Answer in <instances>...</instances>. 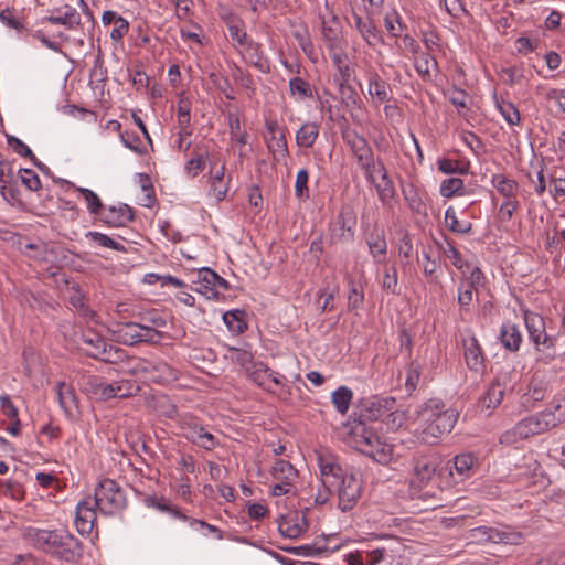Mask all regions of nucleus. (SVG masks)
Listing matches in <instances>:
<instances>
[{"label": "nucleus", "mask_w": 565, "mask_h": 565, "mask_svg": "<svg viewBox=\"0 0 565 565\" xmlns=\"http://www.w3.org/2000/svg\"><path fill=\"white\" fill-rule=\"evenodd\" d=\"M419 426L416 436L423 443L436 444L444 435L449 434L458 419V412L447 408L439 398H430L417 411Z\"/></svg>", "instance_id": "1"}, {"label": "nucleus", "mask_w": 565, "mask_h": 565, "mask_svg": "<svg viewBox=\"0 0 565 565\" xmlns=\"http://www.w3.org/2000/svg\"><path fill=\"white\" fill-rule=\"evenodd\" d=\"M523 320L527 330L529 339L536 351V362L548 364L556 358L557 338L546 332V323L543 316L530 311H523Z\"/></svg>", "instance_id": "2"}, {"label": "nucleus", "mask_w": 565, "mask_h": 565, "mask_svg": "<svg viewBox=\"0 0 565 565\" xmlns=\"http://www.w3.org/2000/svg\"><path fill=\"white\" fill-rule=\"evenodd\" d=\"M97 509L105 515L121 512L127 505V499L121 487L113 479H102L95 488L94 498Z\"/></svg>", "instance_id": "3"}, {"label": "nucleus", "mask_w": 565, "mask_h": 565, "mask_svg": "<svg viewBox=\"0 0 565 565\" xmlns=\"http://www.w3.org/2000/svg\"><path fill=\"white\" fill-rule=\"evenodd\" d=\"M131 372L160 385L172 384L180 375L179 370L162 360L136 359Z\"/></svg>", "instance_id": "4"}, {"label": "nucleus", "mask_w": 565, "mask_h": 565, "mask_svg": "<svg viewBox=\"0 0 565 565\" xmlns=\"http://www.w3.org/2000/svg\"><path fill=\"white\" fill-rule=\"evenodd\" d=\"M468 539L478 544L503 543L518 545L522 543L523 534L505 525L501 527L482 525L469 530Z\"/></svg>", "instance_id": "5"}, {"label": "nucleus", "mask_w": 565, "mask_h": 565, "mask_svg": "<svg viewBox=\"0 0 565 565\" xmlns=\"http://www.w3.org/2000/svg\"><path fill=\"white\" fill-rule=\"evenodd\" d=\"M49 555L70 563H77L83 555L81 541L65 530H57L56 539Z\"/></svg>", "instance_id": "6"}, {"label": "nucleus", "mask_w": 565, "mask_h": 565, "mask_svg": "<svg viewBox=\"0 0 565 565\" xmlns=\"http://www.w3.org/2000/svg\"><path fill=\"white\" fill-rule=\"evenodd\" d=\"M365 179L376 191L382 205L386 209H393L396 203V189L385 166H377V170L367 173Z\"/></svg>", "instance_id": "7"}, {"label": "nucleus", "mask_w": 565, "mask_h": 565, "mask_svg": "<svg viewBox=\"0 0 565 565\" xmlns=\"http://www.w3.org/2000/svg\"><path fill=\"white\" fill-rule=\"evenodd\" d=\"M248 379L258 387L268 393H275V387H284L286 377L276 371H273L262 361H256L247 367Z\"/></svg>", "instance_id": "8"}, {"label": "nucleus", "mask_w": 565, "mask_h": 565, "mask_svg": "<svg viewBox=\"0 0 565 565\" xmlns=\"http://www.w3.org/2000/svg\"><path fill=\"white\" fill-rule=\"evenodd\" d=\"M438 458L434 455H418L413 459V473L409 484L412 489L427 486L436 473Z\"/></svg>", "instance_id": "9"}, {"label": "nucleus", "mask_w": 565, "mask_h": 565, "mask_svg": "<svg viewBox=\"0 0 565 565\" xmlns=\"http://www.w3.org/2000/svg\"><path fill=\"white\" fill-rule=\"evenodd\" d=\"M334 487L338 489L339 508L343 512L350 511L361 495V481L353 473L347 472Z\"/></svg>", "instance_id": "10"}, {"label": "nucleus", "mask_w": 565, "mask_h": 565, "mask_svg": "<svg viewBox=\"0 0 565 565\" xmlns=\"http://www.w3.org/2000/svg\"><path fill=\"white\" fill-rule=\"evenodd\" d=\"M546 433L540 412L535 415H531L529 417L520 420L511 430L505 431L501 436V443H511L516 439H525L530 436L539 435Z\"/></svg>", "instance_id": "11"}, {"label": "nucleus", "mask_w": 565, "mask_h": 565, "mask_svg": "<svg viewBox=\"0 0 565 565\" xmlns=\"http://www.w3.org/2000/svg\"><path fill=\"white\" fill-rule=\"evenodd\" d=\"M477 458L471 452H463L447 461L446 468L454 483H459L470 478L475 471Z\"/></svg>", "instance_id": "12"}, {"label": "nucleus", "mask_w": 565, "mask_h": 565, "mask_svg": "<svg viewBox=\"0 0 565 565\" xmlns=\"http://www.w3.org/2000/svg\"><path fill=\"white\" fill-rule=\"evenodd\" d=\"M57 530H46L35 526H26L22 530V539L30 546L46 554L52 550Z\"/></svg>", "instance_id": "13"}, {"label": "nucleus", "mask_w": 565, "mask_h": 565, "mask_svg": "<svg viewBox=\"0 0 565 565\" xmlns=\"http://www.w3.org/2000/svg\"><path fill=\"white\" fill-rule=\"evenodd\" d=\"M192 284L196 285L194 291L203 295L210 300H220V291L215 289V280L218 279V274L209 267H202L192 274Z\"/></svg>", "instance_id": "14"}, {"label": "nucleus", "mask_w": 565, "mask_h": 565, "mask_svg": "<svg viewBox=\"0 0 565 565\" xmlns=\"http://www.w3.org/2000/svg\"><path fill=\"white\" fill-rule=\"evenodd\" d=\"M395 402V398L390 396H373L364 399L360 406V417L363 420H377L394 408Z\"/></svg>", "instance_id": "15"}, {"label": "nucleus", "mask_w": 565, "mask_h": 565, "mask_svg": "<svg viewBox=\"0 0 565 565\" xmlns=\"http://www.w3.org/2000/svg\"><path fill=\"white\" fill-rule=\"evenodd\" d=\"M96 502L86 498L78 502L75 514V526L81 534H89L96 521Z\"/></svg>", "instance_id": "16"}, {"label": "nucleus", "mask_w": 565, "mask_h": 565, "mask_svg": "<svg viewBox=\"0 0 565 565\" xmlns=\"http://www.w3.org/2000/svg\"><path fill=\"white\" fill-rule=\"evenodd\" d=\"M367 78V92L371 96L372 103L375 106H380L383 103H387L392 98V89L390 84L384 81L376 71L370 70L366 73Z\"/></svg>", "instance_id": "17"}, {"label": "nucleus", "mask_w": 565, "mask_h": 565, "mask_svg": "<svg viewBox=\"0 0 565 565\" xmlns=\"http://www.w3.org/2000/svg\"><path fill=\"white\" fill-rule=\"evenodd\" d=\"M355 443L362 452L375 459L377 462L384 463L390 459V450L381 446L379 438L372 433L364 431L356 437Z\"/></svg>", "instance_id": "18"}, {"label": "nucleus", "mask_w": 565, "mask_h": 565, "mask_svg": "<svg viewBox=\"0 0 565 565\" xmlns=\"http://www.w3.org/2000/svg\"><path fill=\"white\" fill-rule=\"evenodd\" d=\"M100 221L110 227H124L135 218L132 209L127 204L108 206L99 216Z\"/></svg>", "instance_id": "19"}, {"label": "nucleus", "mask_w": 565, "mask_h": 565, "mask_svg": "<svg viewBox=\"0 0 565 565\" xmlns=\"http://www.w3.org/2000/svg\"><path fill=\"white\" fill-rule=\"evenodd\" d=\"M351 148L358 164L364 171V177L377 170V166L384 164L381 159L374 158L373 150L369 143H352Z\"/></svg>", "instance_id": "20"}, {"label": "nucleus", "mask_w": 565, "mask_h": 565, "mask_svg": "<svg viewBox=\"0 0 565 565\" xmlns=\"http://www.w3.org/2000/svg\"><path fill=\"white\" fill-rule=\"evenodd\" d=\"M465 361L467 366L475 372H479L484 366V354L477 338L471 335L469 339L463 340Z\"/></svg>", "instance_id": "21"}, {"label": "nucleus", "mask_w": 565, "mask_h": 565, "mask_svg": "<svg viewBox=\"0 0 565 565\" xmlns=\"http://www.w3.org/2000/svg\"><path fill=\"white\" fill-rule=\"evenodd\" d=\"M499 340L505 350L518 352L521 348L523 337L520 328L515 323L505 321L500 328Z\"/></svg>", "instance_id": "22"}, {"label": "nucleus", "mask_w": 565, "mask_h": 565, "mask_svg": "<svg viewBox=\"0 0 565 565\" xmlns=\"http://www.w3.org/2000/svg\"><path fill=\"white\" fill-rule=\"evenodd\" d=\"M318 462L323 486L327 488L335 486L347 473L331 457L319 456Z\"/></svg>", "instance_id": "23"}, {"label": "nucleus", "mask_w": 565, "mask_h": 565, "mask_svg": "<svg viewBox=\"0 0 565 565\" xmlns=\"http://www.w3.org/2000/svg\"><path fill=\"white\" fill-rule=\"evenodd\" d=\"M308 525L305 516H299L297 513L282 516L278 530L285 536L289 539L299 537Z\"/></svg>", "instance_id": "24"}, {"label": "nucleus", "mask_w": 565, "mask_h": 565, "mask_svg": "<svg viewBox=\"0 0 565 565\" xmlns=\"http://www.w3.org/2000/svg\"><path fill=\"white\" fill-rule=\"evenodd\" d=\"M102 22L104 25H114L110 32V38L114 42H120L129 31V22L113 10L104 11Z\"/></svg>", "instance_id": "25"}, {"label": "nucleus", "mask_w": 565, "mask_h": 565, "mask_svg": "<svg viewBox=\"0 0 565 565\" xmlns=\"http://www.w3.org/2000/svg\"><path fill=\"white\" fill-rule=\"evenodd\" d=\"M210 166L211 192L217 201H222L228 191V183L224 180L225 164L218 166L210 160Z\"/></svg>", "instance_id": "26"}, {"label": "nucleus", "mask_w": 565, "mask_h": 565, "mask_svg": "<svg viewBox=\"0 0 565 565\" xmlns=\"http://www.w3.org/2000/svg\"><path fill=\"white\" fill-rule=\"evenodd\" d=\"M369 252L377 264L384 263L387 254V242L383 231L374 230L366 236Z\"/></svg>", "instance_id": "27"}, {"label": "nucleus", "mask_w": 565, "mask_h": 565, "mask_svg": "<svg viewBox=\"0 0 565 565\" xmlns=\"http://www.w3.org/2000/svg\"><path fill=\"white\" fill-rule=\"evenodd\" d=\"M352 18L355 29L359 31V33L367 43V45L375 46L377 43L382 42L380 31L377 30V28L375 26L374 22L371 19L364 20L356 13H353Z\"/></svg>", "instance_id": "28"}, {"label": "nucleus", "mask_w": 565, "mask_h": 565, "mask_svg": "<svg viewBox=\"0 0 565 565\" xmlns=\"http://www.w3.org/2000/svg\"><path fill=\"white\" fill-rule=\"evenodd\" d=\"M239 53L250 65L260 72L266 73L269 71V62L264 55L262 44L255 41L249 42L247 43V46Z\"/></svg>", "instance_id": "29"}, {"label": "nucleus", "mask_w": 565, "mask_h": 565, "mask_svg": "<svg viewBox=\"0 0 565 565\" xmlns=\"http://www.w3.org/2000/svg\"><path fill=\"white\" fill-rule=\"evenodd\" d=\"M140 330V324L136 322H126L119 323L113 330V334L117 342L122 343L125 345H135L140 343V338H138V332Z\"/></svg>", "instance_id": "30"}, {"label": "nucleus", "mask_w": 565, "mask_h": 565, "mask_svg": "<svg viewBox=\"0 0 565 565\" xmlns=\"http://www.w3.org/2000/svg\"><path fill=\"white\" fill-rule=\"evenodd\" d=\"M81 341L85 353L96 360L103 354V349L107 347V342L103 337L92 331L83 333Z\"/></svg>", "instance_id": "31"}, {"label": "nucleus", "mask_w": 565, "mask_h": 565, "mask_svg": "<svg viewBox=\"0 0 565 565\" xmlns=\"http://www.w3.org/2000/svg\"><path fill=\"white\" fill-rule=\"evenodd\" d=\"M437 168L445 174H467L470 169V163L463 158L456 159L448 156L438 159Z\"/></svg>", "instance_id": "32"}, {"label": "nucleus", "mask_w": 565, "mask_h": 565, "mask_svg": "<svg viewBox=\"0 0 565 565\" xmlns=\"http://www.w3.org/2000/svg\"><path fill=\"white\" fill-rule=\"evenodd\" d=\"M339 20L335 15H331L329 20L322 19V35L327 42L329 51H334L341 45V36L338 29Z\"/></svg>", "instance_id": "33"}, {"label": "nucleus", "mask_w": 565, "mask_h": 565, "mask_svg": "<svg viewBox=\"0 0 565 565\" xmlns=\"http://www.w3.org/2000/svg\"><path fill=\"white\" fill-rule=\"evenodd\" d=\"M45 20L51 24L64 25L68 30H79L82 26L81 14L71 7H67L61 15H50Z\"/></svg>", "instance_id": "34"}, {"label": "nucleus", "mask_w": 565, "mask_h": 565, "mask_svg": "<svg viewBox=\"0 0 565 565\" xmlns=\"http://www.w3.org/2000/svg\"><path fill=\"white\" fill-rule=\"evenodd\" d=\"M492 185L507 200L515 199L519 192V183L503 174H494L492 177Z\"/></svg>", "instance_id": "35"}, {"label": "nucleus", "mask_w": 565, "mask_h": 565, "mask_svg": "<svg viewBox=\"0 0 565 565\" xmlns=\"http://www.w3.org/2000/svg\"><path fill=\"white\" fill-rule=\"evenodd\" d=\"M353 399V392L348 386H340L331 394V402L337 412L345 415Z\"/></svg>", "instance_id": "36"}, {"label": "nucleus", "mask_w": 565, "mask_h": 565, "mask_svg": "<svg viewBox=\"0 0 565 565\" xmlns=\"http://www.w3.org/2000/svg\"><path fill=\"white\" fill-rule=\"evenodd\" d=\"M177 118L178 124L182 135H189L188 128L191 121V103L188 97L184 96V93L179 95V100L177 105Z\"/></svg>", "instance_id": "37"}, {"label": "nucleus", "mask_w": 565, "mask_h": 565, "mask_svg": "<svg viewBox=\"0 0 565 565\" xmlns=\"http://www.w3.org/2000/svg\"><path fill=\"white\" fill-rule=\"evenodd\" d=\"M289 93L296 102H303L313 97L310 83L301 77H294L289 81Z\"/></svg>", "instance_id": "38"}, {"label": "nucleus", "mask_w": 565, "mask_h": 565, "mask_svg": "<svg viewBox=\"0 0 565 565\" xmlns=\"http://www.w3.org/2000/svg\"><path fill=\"white\" fill-rule=\"evenodd\" d=\"M436 68L437 61L431 54L423 52L418 56H416L415 70L424 81H429L431 78V70Z\"/></svg>", "instance_id": "39"}, {"label": "nucleus", "mask_w": 565, "mask_h": 565, "mask_svg": "<svg viewBox=\"0 0 565 565\" xmlns=\"http://www.w3.org/2000/svg\"><path fill=\"white\" fill-rule=\"evenodd\" d=\"M504 396V388L499 382H493L481 398L482 406L487 409L499 406Z\"/></svg>", "instance_id": "40"}, {"label": "nucleus", "mask_w": 565, "mask_h": 565, "mask_svg": "<svg viewBox=\"0 0 565 565\" xmlns=\"http://www.w3.org/2000/svg\"><path fill=\"white\" fill-rule=\"evenodd\" d=\"M439 192L444 198L462 196L467 193L463 180L457 177L445 179L440 183Z\"/></svg>", "instance_id": "41"}, {"label": "nucleus", "mask_w": 565, "mask_h": 565, "mask_svg": "<svg viewBox=\"0 0 565 565\" xmlns=\"http://www.w3.org/2000/svg\"><path fill=\"white\" fill-rule=\"evenodd\" d=\"M271 475L279 481H289L292 483L298 475V471L289 461L278 459L271 468Z\"/></svg>", "instance_id": "42"}, {"label": "nucleus", "mask_w": 565, "mask_h": 565, "mask_svg": "<svg viewBox=\"0 0 565 565\" xmlns=\"http://www.w3.org/2000/svg\"><path fill=\"white\" fill-rule=\"evenodd\" d=\"M0 494L14 501H22L25 495L23 484L15 479L0 481Z\"/></svg>", "instance_id": "43"}, {"label": "nucleus", "mask_w": 565, "mask_h": 565, "mask_svg": "<svg viewBox=\"0 0 565 565\" xmlns=\"http://www.w3.org/2000/svg\"><path fill=\"white\" fill-rule=\"evenodd\" d=\"M203 428L204 427L193 417H184L180 423L181 435L194 445L203 431Z\"/></svg>", "instance_id": "44"}, {"label": "nucleus", "mask_w": 565, "mask_h": 565, "mask_svg": "<svg viewBox=\"0 0 565 565\" xmlns=\"http://www.w3.org/2000/svg\"><path fill=\"white\" fill-rule=\"evenodd\" d=\"M382 289L391 295H398V275L395 265H385L383 268Z\"/></svg>", "instance_id": "45"}, {"label": "nucleus", "mask_w": 565, "mask_h": 565, "mask_svg": "<svg viewBox=\"0 0 565 565\" xmlns=\"http://www.w3.org/2000/svg\"><path fill=\"white\" fill-rule=\"evenodd\" d=\"M56 394L60 406L66 413H70L72 407L75 405L76 401L75 391L73 390V387L64 382H58L56 385Z\"/></svg>", "instance_id": "46"}, {"label": "nucleus", "mask_w": 565, "mask_h": 565, "mask_svg": "<svg viewBox=\"0 0 565 565\" xmlns=\"http://www.w3.org/2000/svg\"><path fill=\"white\" fill-rule=\"evenodd\" d=\"M445 222L449 231L458 234H468L472 228V224L470 222H461L458 220L456 211L452 206H449L446 210Z\"/></svg>", "instance_id": "47"}, {"label": "nucleus", "mask_w": 565, "mask_h": 565, "mask_svg": "<svg viewBox=\"0 0 565 565\" xmlns=\"http://www.w3.org/2000/svg\"><path fill=\"white\" fill-rule=\"evenodd\" d=\"M138 184L143 192V198L141 200V205L146 207L153 206L156 202L154 188L152 185V181L147 173H137Z\"/></svg>", "instance_id": "48"}, {"label": "nucleus", "mask_w": 565, "mask_h": 565, "mask_svg": "<svg viewBox=\"0 0 565 565\" xmlns=\"http://www.w3.org/2000/svg\"><path fill=\"white\" fill-rule=\"evenodd\" d=\"M244 311L242 310H232L223 313V321L228 328V330L233 333H242L247 328L246 322L243 319Z\"/></svg>", "instance_id": "49"}, {"label": "nucleus", "mask_w": 565, "mask_h": 565, "mask_svg": "<svg viewBox=\"0 0 565 565\" xmlns=\"http://www.w3.org/2000/svg\"><path fill=\"white\" fill-rule=\"evenodd\" d=\"M207 160H211L207 154L194 153L184 166L186 175L192 179L195 178L205 169Z\"/></svg>", "instance_id": "50"}, {"label": "nucleus", "mask_w": 565, "mask_h": 565, "mask_svg": "<svg viewBox=\"0 0 565 565\" xmlns=\"http://www.w3.org/2000/svg\"><path fill=\"white\" fill-rule=\"evenodd\" d=\"M77 191L83 195L89 213L100 216L105 211V206L99 196L94 191L86 188H77Z\"/></svg>", "instance_id": "51"}, {"label": "nucleus", "mask_w": 565, "mask_h": 565, "mask_svg": "<svg viewBox=\"0 0 565 565\" xmlns=\"http://www.w3.org/2000/svg\"><path fill=\"white\" fill-rule=\"evenodd\" d=\"M68 301L82 317L93 320L96 316L95 312L87 306L84 295L78 289L72 292Z\"/></svg>", "instance_id": "52"}, {"label": "nucleus", "mask_w": 565, "mask_h": 565, "mask_svg": "<svg viewBox=\"0 0 565 565\" xmlns=\"http://www.w3.org/2000/svg\"><path fill=\"white\" fill-rule=\"evenodd\" d=\"M147 503H148V505H151L161 512L169 513L171 516H173L175 519H179L182 521L188 520V516L181 510H179L175 505H172L164 499L159 500L157 498H148Z\"/></svg>", "instance_id": "53"}, {"label": "nucleus", "mask_w": 565, "mask_h": 565, "mask_svg": "<svg viewBox=\"0 0 565 565\" xmlns=\"http://www.w3.org/2000/svg\"><path fill=\"white\" fill-rule=\"evenodd\" d=\"M86 237L90 238L93 242L98 244L99 246L110 248L117 252H125L126 248L122 244L114 241L111 237L107 236L106 234L89 231L86 233Z\"/></svg>", "instance_id": "54"}, {"label": "nucleus", "mask_w": 565, "mask_h": 565, "mask_svg": "<svg viewBox=\"0 0 565 565\" xmlns=\"http://www.w3.org/2000/svg\"><path fill=\"white\" fill-rule=\"evenodd\" d=\"M209 78L210 81L212 82V84L221 92L224 94V96L230 99V100H233L235 98L234 96V89L228 81V78L226 76H223L222 74L220 73H216V72H211L209 74Z\"/></svg>", "instance_id": "55"}, {"label": "nucleus", "mask_w": 565, "mask_h": 565, "mask_svg": "<svg viewBox=\"0 0 565 565\" xmlns=\"http://www.w3.org/2000/svg\"><path fill=\"white\" fill-rule=\"evenodd\" d=\"M423 273L426 276L428 282L438 284L439 276L437 275V270L439 268V263L431 258L429 253L423 252Z\"/></svg>", "instance_id": "56"}, {"label": "nucleus", "mask_w": 565, "mask_h": 565, "mask_svg": "<svg viewBox=\"0 0 565 565\" xmlns=\"http://www.w3.org/2000/svg\"><path fill=\"white\" fill-rule=\"evenodd\" d=\"M384 26L394 38H398L402 34L403 23L399 13L396 10H392L385 14Z\"/></svg>", "instance_id": "57"}, {"label": "nucleus", "mask_w": 565, "mask_h": 565, "mask_svg": "<svg viewBox=\"0 0 565 565\" xmlns=\"http://www.w3.org/2000/svg\"><path fill=\"white\" fill-rule=\"evenodd\" d=\"M471 286H467L465 282H461L458 287V305L461 311H469L470 306L475 301V290Z\"/></svg>", "instance_id": "58"}, {"label": "nucleus", "mask_w": 565, "mask_h": 565, "mask_svg": "<svg viewBox=\"0 0 565 565\" xmlns=\"http://www.w3.org/2000/svg\"><path fill=\"white\" fill-rule=\"evenodd\" d=\"M125 358V350L107 343V347L103 349V354H100V356H98L97 360H100L109 364H116L122 361Z\"/></svg>", "instance_id": "59"}, {"label": "nucleus", "mask_w": 565, "mask_h": 565, "mask_svg": "<svg viewBox=\"0 0 565 565\" xmlns=\"http://www.w3.org/2000/svg\"><path fill=\"white\" fill-rule=\"evenodd\" d=\"M364 302V291L363 288L353 282L350 281V289L348 294V308L349 310H356L361 308V306Z\"/></svg>", "instance_id": "60"}, {"label": "nucleus", "mask_w": 565, "mask_h": 565, "mask_svg": "<svg viewBox=\"0 0 565 565\" xmlns=\"http://www.w3.org/2000/svg\"><path fill=\"white\" fill-rule=\"evenodd\" d=\"M0 21L6 26L17 31H22L24 29L22 20L18 17L17 11L12 8H6L0 12Z\"/></svg>", "instance_id": "61"}, {"label": "nucleus", "mask_w": 565, "mask_h": 565, "mask_svg": "<svg viewBox=\"0 0 565 565\" xmlns=\"http://www.w3.org/2000/svg\"><path fill=\"white\" fill-rule=\"evenodd\" d=\"M228 353H230L228 356L233 362L244 366L246 370L248 366L252 365V363L256 362V361H253L252 352L244 350V349L230 347Z\"/></svg>", "instance_id": "62"}, {"label": "nucleus", "mask_w": 565, "mask_h": 565, "mask_svg": "<svg viewBox=\"0 0 565 565\" xmlns=\"http://www.w3.org/2000/svg\"><path fill=\"white\" fill-rule=\"evenodd\" d=\"M115 384V398H126L135 395L139 391V386L128 380L114 382Z\"/></svg>", "instance_id": "63"}, {"label": "nucleus", "mask_w": 565, "mask_h": 565, "mask_svg": "<svg viewBox=\"0 0 565 565\" xmlns=\"http://www.w3.org/2000/svg\"><path fill=\"white\" fill-rule=\"evenodd\" d=\"M448 99L458 109L460 114H462V110L468 108L467 102L469 99V96L463 89L457 87L449 89Z\"/></svg>", "instance_id": "64"}]
</instances>
